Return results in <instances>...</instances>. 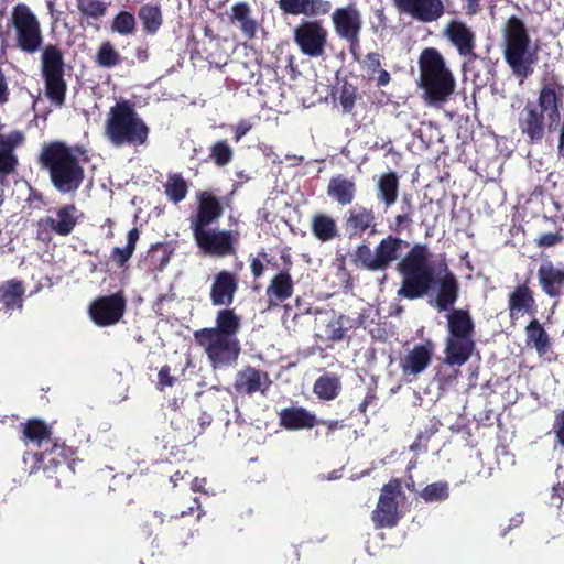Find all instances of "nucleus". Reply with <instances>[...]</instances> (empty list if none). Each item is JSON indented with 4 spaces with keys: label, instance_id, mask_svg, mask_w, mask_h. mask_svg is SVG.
Wrapping results in <instances>:
<instances>
[{
    "label": "nucleus",
    "instance_id": "c756f323",
    "mask_svg": "<svg viewBox=\"0 0 564 564\" xmlns=\"http://www.w3.org/2000/svg\"><path fill=\"white\" fill-rule=\"evenodd\" d=\"M474 343L470 338L448 337L446 344V359L448 365L465 364L473 350Z\"/></svg>",
    "mask_w": 564,
    "mask_h": 564
},
{
    "label": "nucleus",
    "instance_id": "e2e57ef3",
    "mask_svg": "<svg viewBox=\"0 0 564 564\" xmlns=\"http://www.w3.org/2000/svg\"><path fill=\"white\" fill-rule=\"evenodd\" d=\"M263 270H264V267H263L262 262L259 259L254 258L251 261V271H252L253 275L256 278H259L260 275H262Z\"/></svg>",
    "mask_w": 564,
    "mask_h": 564
},
{
    "label": "nucleus",
    "instance_id": "bb28decb",
    "mask_svg": "<svg viewBox=\"0 0 564 564\" xmlns=\"http://www.w3.org/2000/svg\"><path fill=\"white\" fill-rule=\"evenodd\" d=\"M293 294V281L288 271H281L267 288V296L270 305L288 300Z\"/></svg>",
    "mask_w": 564,
    "mask_h": 564
},
{
    "label": "nucleus",
    "instance_id": "680f3d73",
    "mask_svg": "<svg viewBox=\"0 0 564 564\" xmlns=\"http://www.w3.org/2000/svg\"><path fill=\"white\" fill-rule=\"evenodd\" d=\"M207 480L206 478H194L192 484H191V488L193 491H198V492H206L204 487L206 485Z\"/></svg>",
    "mask_w": 564,
    "mask_h": 564
},
{
    "label": "nucleus",
    "instance_id": "f704fd0d",
    "mask_svg": "<svg viewBox=\"0 0 564 564\" xmlns=\"http://www.w3.org/2000/svg\"><path fill=\"white\" fill-rule=\"evenodd\" d=\"M449 337L470 338L473 322L467 312L457 310L448 314Z\"/></svg>",
    "mask_w": 564,
    "mask_h": 564
},
{
    "label": "nucleus",
    "instance_id": "72a5a7b5",
    "mask_svg": "<svg viewBox=\"0 0 564 564\" xmlns=\"http://www.w3.org/2000/svg\"><path fill=\"white\" fill-rule=\"evenodd\" d=\"M312 231L321 241H329L338 235V228L335 219L325 214H317L313 216Z\"/></svg>",
    "mask_w": 564,
    "mask_h": 564
},
{
    "label": "nucleus",
    "instance_id": "c03bdc74",
    "mask_svg": "<svg viewBox=\"0 0 564 564\" xmlns=\"http://www.w3.org/2000/svg\"><path fill=\"white\" fill-rule=\"evenodd\" d=\"M165 194L174 203L183 200L187 194V184L184 178L177 174L169 176L165 183Z\"/></svg>",
    "mask_w": 564,
    "mask_h": 564
},
{
    "label": "nucleus",
    "instance_id": "49530a36",
    "mask_svg": "<svg viewBox=\"0 0 564 564\" xmlns=\"http://www.w3.org/2000/svg\"><path fill=\"white\" fill-rule=\"evenodd\" d=\"M79 12L91 19H100L107 13V3L101 0H77Z\"/></svg>",
    "mask_w": 564,
    "mask_h": 564
},
{
    "label": "nucleus",
    "instance_id": "58836bf2",
    "mask_svg": "<svg viewBox=\"0 0 564 564\" xmlns=\"http://www.w3.org/2000/svg\"><path fill=\"white\" fill-rule=\"evenodd\" d=\"M528 344L532 345L540 355L546 352L549 348V337L538 321H532L527 326Z\"/></svg>",
    "mask_w": 564,
    "mask_h": 564
},
{
    "label": "nucleus",
    "instance_id": "393cba45",
    "mask_svg": "<svg viewBox=\"0 0 564 564\" xmlns=\"http://www.w3.org/2000/svg\"><path fill=\"white\" fill-rule=\"evenodd\" d=\"M230 21L237 25L247 39H253L258 31V22L252 18L250 7L245 2L236 3L230 9Z\"/></svg>",
    "mask_w": 564,
    "mask_h": 564
},
{
    "label": "nucleus",
    "instance_id": "412c9836",
    "mask_svg": "<svg viewBox=\"0 0 564 564\" xmlns=\"http://www.w3.org/2000/svg\"><path fill=\"white\" fill-rule=\"evenodd\" d=\"M436 282L438 283V292L435 305L440 311L449 308L456 301L458 294V285L455 276L448 271L447 265L441 264L436 272Z\"/></svg>",
    "mask_w": 564,
    "mask_h": 564
},
{
    "label": "nucleus",
    "instance_id": "7c9ffc66",
    "mask_svg": "<svg viewBox=\"0 0 564 564\" xmlns=\"http://www.w3.org/2000/svg\"><path fill=\"white\" fill-rule=\"evenodd\" d=\"M78 215L74 205H66L56 210L55 216L48 217L51 229L58 235H68L76 225Z\"/></svg>",
    "mask_w": 564,
    "mask_h": 564
},
{
    "label": "nucleus",
    "instance_id": "c9c22d12",
    "mask_svg": "<svg viewBox=\"0 0 564 564\" xmlns=\"http://www.w3.org/2000/svg\"><path fill=\"white\" fill-rule=\"evenodd\" d=\"M378 189L380 198L390 206L395 203L398 197V177L395 173H386L378 178Z\"/></svg>",
    "mask_w": 564,
    "mask_h": 564
},
{
    "label": "nucleus",
    "instance_id": "864d4df0",
    "mask_svg": "<svg viewBox=\"0 0 564 564\" xmlns=\"http://www.w3.org/2000/svg\"><path fill=\"white\" fill-rule=\"evenodd\" d=\"M345 335L344 317L330 319L324 329V336L326 339L337 341L343 339Z\"/></svg>",
    "mask_w": 564,
    "mask_h": 564
},
{
    "label": "nucleus",
    "instance_id": "2f4dec72",
    "mask_svg": "<svg viewBox=\"0 0 564 564\" xmlns=\"http://www.w3.org/2000/svg\"><path fill=\"white\" fill-rule=\"evenodd\" d=\"M403 245L406 243L391 236L381 240L376 248L380 270L387 268L392 261L399 258Z\"/></svg>",
    "mask_w": 564,
    "mask_h": 564
},
{
    "label": "nucleus",
    "instance_id": "ea45409f",
    "mask_svg": "<svg viewBox=\"0 0 564 564\" xmlns=\"http://www.w3.org/2000/svg\"><path fill=\"white\" fill-rule=\"evenodd\" d=\"M533 303V299L529 290L524 286H519L510 295L509 307L511 317H514L518 313H523L530 310Z\"/></svg>",
    "mask_w": 564,
    "mask_h": 564
},
{
    "label": "nucleus",
    "instance_id": "9d476101",
    "mask_svg": "<svg viewBox=\"0 0 564 564\" xmlns=\"http://www.w3.org/2000/svg\"><path fill=\"white\" fill-rule=\"evenodd\" d=\"M293 39L303 55L318 58L326 53L328 31L319 21H302L294 29Z\"/></svg>",
    "mask_w": 564,
    "mask_h": 564
},
{
    "label": "nucleus",
    "instance_id": "39448f33",
    "mask_svg": "<svg viewBox=\"0 0 564 564\" xmlns=\"http://www.w3.org/2000/svg\"><path fill=\"white\" fill-rule=\"evenodd\" d=\"M148 132V127L128 102H118L110 108L106 120V135L112 144H143Z\"/></svg>",
    "mask_w": 564,
    "mask_h": 564
},
{
    "label": "nucleus",
    "instance_id": "b1692460",
    "mask_svg": "<svg viewBox=\"0 0 564 564\" xmlns=\"http://www.w3.org/2000/svg\"><path fill=\"white\" fill-rule=\"evenodd\" d=\"M543 290L551 296H557L564 292V264L554 265L551 262L543 263L538 272Z\"/></svg>",
    "mask_w": 564,
    "mask_h": 564
},
{
    "label": "nucleus",
    "instance_id": "a878e982",
    "mask_svg": "<svg viewBox=\"0 0 564 564\" xmlns=\"http://www.w3.org/2000/svg\"><path fill=\"white\" fill-rule=\"evenodd\" d=\"M280 420L282 426L293 431L311 429L317 423L315 415L303 408L283 410Z\"/></svg>",
    "mask_w": 564,
    "mask_h": 564
},
{
    "label": "nucleus",
    "instance_id": "f8f14e48",
    "mask_svg": "<svg viewBox=\"0 0 564 564\" xmlns=\"http://www.w3.org/2000/svg\"><path fill=\"white\" fill-rule=\"evenodd\" d=\"M336 35L350 43L358 44L360 32L362 30V14L355 3L338 7L332 12L330 17Z\"/></svg>",
    "mask_w": 564,
    "mask_h": 564
},
{
    "label": "nucleus",
    "instance_id": "37998d69",
    "mask_svg": "<svg viewBox=\"0 0 564 564\" xmlns=\"http://www.w3.org/2000/svg\"><path fill=\"white\" fill-rule=\"evenodd\" d=\"M50 427L40 420H30L24 425V435L29 441L36 442L42 446L43 442L50 441Z\"/></svg>",
    "mask_w": 564,
    "mask_h": 564
},
{
    "label": "nucleus",
    "instance_id": "a211bd4d",
    "mask_svg": "<svg viewBox=\"0 0 564 564\" xmlns=\"http://www.w3.org/2000/svg\"><path fill=\"white\" fill-rule=\"evenodd\" d=\"M270 386L271 380L268 373L252 367L240 370L235 380L236 391L245 394H253L256 392L264 394Z\"/></svg>",
    "mask_w": 564,
    "mask_h": 564
},
{
    "label": "nucleus",
    "instance_id": "9b49d317",
    "mask_svg": "<svg viewBox=\"0 0 564 564\" xmlns=\"http://www.w3.org/2000/svg\"><path fill=\"white\" fill-rule=\"evenodd\" d=\"M192 231L197 247L205 254L226 257L235 253L238 232L208 227Z\"/></svg>",
    "mask_w": 564,
    "mask_h": 564
},
{
    "label": "nucleus",
    "instance_id": "4be33fe9",
    "mask_svg": "<svg viewBox=\"0 0 564 564\" xmlns=\"http://www.w3.org/2000/svg\"><path fill=\"white\" fill-rule=\"evenodd\" d=\"M237 291V280L228 271L215 275L210 286V300L214 305H230Z\"/></svg>",
    "mask_w": 564,
    "mask_h": 564
},
{
    "label": "nucleus",
    "instance_id": "4468645a",
    "mask_svg": "<svg viewBox=\"0 0 564 564\" xmlns=\"http://www.w3.org/2000/svg\"><path fill=\"white\" fill-rule=\"evenodd\" d=\"M401 495L399 480H391L381 490L379 501L372 514L377 528H392L399 520L397 498Z\"/></svg>",
    "mask_w": 564,
    "mask_h": 564
},
{
    "label": "nucleus",
    "instance_id": "dca6fc26",
    "mask_svg": "<svg viewBox=\"0 0 564 564\" xmlns=\"http://www.w3.org/2000/svg\"><path fill=\"white\" fill-rule=\"evenodd\" d=\"M435 346L426 340L408 349L400 357V368L404 376H417L422 373L431 364Z\"/></svg>",
    "mask_w": 564,
    "mask_h": 564
},
{
    "label": "nucleus",
    "instance_id": "3c124183",
    "mask_svg": "<svg viewBox=\"0 0 564 564\" xmlns=\"http://www.w3.org/2000/svg\"><path fill=\"white\" fill-rule=\"evenodd\" d=\"M120 56L110 42L100 45L97 52V62L104 67H111L118 64Z\"/></svg>",
    "mask_w": 564,
    "mask_h": 564
},
{
    "label": "nucleus",
    "instance_id": "f3484780",
    "mask_svg": "<svg viewBox=\"0 0 564 564\" xmlns=\"http://www.w3.org/2000/svg\"><path fill=\"white\" fill-rule=\"evenodd\" d=\"M197 200V213L191 219L192 230L208 227L210 224L216 223L223 214L220 202L210 192L205 191L199 193Z\"/></svg>",
    "mask_w": 564,
    "mask_h": 564
},
{
    "label": "nucleus",
    "instance_id": "5701e85b",
    "mask_svg": "<svg viewBox=\"0 0 564 564\" xmlns=\"http://www.w3.org/2000/svg\"><path fill=\"white\" fill-rule=\"evenodd\" d=\"M24 137L19 131H12L8 134L0 133V174L7 175L13 172L17 165V156L13 150L20 145Z\"/></svg>",
    "mask_w": 564,
    "mask_h": 564
},
{
    "label": "nucleus",
    "instance_id": "6ab92c4d",
    "mask_svg": "<svg viewBox=\"0 0 564 564\" xmlns=\"http://www.w3.org/2000/svg\"><path fill=\"white\" fill-rule=\"evenodd\" d=\"M444 36L456 47L463 56L473 54L475 48V34L463 21L452 20L443 30Z\"/></svg>",
    "mask_w": 564,
    "mask_h": 564
},
{
    "label": "nucleus",
    "instance_id": "473e14b6",
    "mask_svg": "<svg viewBox=\"0 0 564 564\" xmlns=\"http://www.w3.org/2000/svg\"><path fill=\"white\" fill-rule=\"evenodd\" d=\"M72 449L63 445L54 444L48 453L41 455V460L47 459L54 467L59 468L61 474H69L74 471L73 463L69 462Z\"/></svg>",
    "mask_w": 564,
    "mask_h": 564
},
{
    "label": "nucleus",
    "instance_id": "f257e3e1",
    "mask_svg": "<svg viewBox=\"0 0 564 564\" xmlns=\"http://www.w3.org/2000/svg\"><path fill=\"white\" fill-rule=\"evenodd\" d=\"M240 317L232 310H220L216 325L194 332L196 344L205 351L214 369L228 367L239 358L241 347L237 338Z\"/></svg>",
    "mask_w": 564,
    "mask_h": 564
},
{
    "label": "nucleus",
    "instance_id": "f03ea898",
    "mask_svg": "<svg viewBox=\"0 0 564 564\" xmlns=\"http://www.w3.org/2000/svg\"><path fill=\"white\" fill-rule=\"evenodd\" d=\"M563 87L556 83L545 84L539 95L538 106L528 102L519 115V128L530 142H539L544 137L545 126L557 128L563 105Z\"/></svg>",
    "mask_w": 564,
    "mask_h": 564
},
{
    "label": "nucleus",
    "instance_id": "8fccbe9b",
    "mask_svg": "<svg viewBox=\"0 0 564 564\" xmlns=\"http://www.w3.org/2000/svg\"><path fill=\"white\" fill-rule=\"evenodd\" d=\"M337 99L343 111L349 113L352 111L358 99V90L355 86L346 83L341 86Z\"/></svg>",
    "mask_w": 564,
    "mask_h": 564
},
{
    "label": "nucleus",
    "instance_id": "a19ab883",
    "mask_svg": "<svg viewBox=\"0 0 564 564\" xmlns=\"http://www.w3.org/2000/svg\"><path fill=\"white\" fill-rule=\"evenodd\" d=\"M139 17L143 23L144 30L150 34L155 33L162 24L161 11L156 6L145 4L141 7Z\"/></svg>",
    "mask_w": 564,
    "mask_h": 564
},
{
    "label": "nucleus",
    "instance_id": "052dcab7",
    "mask_svg": "<svg viewBox=\"0 0 564 564\" xmlns=\"http://www.w3.org/2000/svg\"><path fill=\"white\" fill-rule=\"evenodd\" d=\"M410 223H411V218L409 215H406V214L398 215L395 217L393 230L397 232H401L403 229H405L410 225Z\"/></svg>",
    "mask_w": 564,
    "mask_h": 564
},
{
    "label": "nucleus",
    "instance_id": "4c0bfd02",
    "mask_svg": "<svg viewBox=\"0 0 564 564\" xmlns=\"http://www.w3.org/2000/svg\"><path fill=\"white\" fill-rule=\"evenodd\" d=\"M24 289L20 282L10 281L1 289L0 301L7 308H20Z\"/></svg>",
    "mask_w": 564,
    "mask_h": 564
},
{
    "label": "nucleus",
    "instance_id": "0e129e2a",
    "mask_svg": "<svg viewBox=\"0 0 564 564\" xmlns=\"http://www.w3.org/2000/svg\"><path fill=\"white\" fill-rule=\"evenodd\" d=\"M8 99L7 84L4 80V76L0 72V104L6 102Z\"/></svg>",
    "mask_w": 564,
    "mask_h": 564
},
{
    "label": "nucleus",
    "instance_id": "cd10ccee",
    "mask_svg": "<svg viewBox=\"0 0 564 564\" xmlns=\"http://www.w3.org/2000/svg\"><path fill=\"white\" fill-rule=\"evenodd\" d=\"M375 226L373 213L365 207L355 206L346 214V230L350 235H361Z\"/></svg>",
    "mask_w": 564,
    "mask_h": 564
},
{
    "label": "nucleus",
    "instance_id": "6e6552de",
    "mask_svg": "<svg viewBox=\"0 0 564 564\" xmlns=\"http://www.w3.org/2000/svg\"><path fill=\"white\" fill-rule=\"evenodd\" d=\"M12 24L17 33V45L24 52H35L42 43L40 23L34 13L24 3L12 11Z\"/></svg>",
    "mask_w": 564,
    "mask_h": 564
},
{
    "label": "nucleus",
    "instance_id": "20e7f679",
    "mask_svg": "<svg viewBox=\"0 0 564 564\" xmlns=\"http://www.w3.org/2000/svg\"><path fill=\"white\" fill-rule=\"evenodd\" d=\"M45 167L50 170L54 186L63 193L76 189L83 181V169L72 150L63 143H52L41 154Z\"/></svg>",
    "mask_w": 564,
    "mask_h": 564
},
{
    "label": "nucleus",
    "instance_id": "774afa93",
    "mask_svg": "<svg viewBox=\"0 0 564 564\" xmlns=\"http://www.w3.org/2000/svg\"><path fill=\"white\" fill-rule=\"evenodd\" d=\"M558 153L564 159V124H563V128H562L561 134H560Z\"/></svg>",
    "mask_w": 564,
    "mask_h": 564
},
{
    "label": "nucleus",
    "instance_id": "bf43d9fd",
    "mask_svg": "<svg viewBox=\"0 0 564 564\" xmlns=\"http://www.w3.org/2000/svg\"><path fill=\"white\" fill-rule=\"evenodd\" d=\"M554 431L558 442L564 446V412L556 417Z\"/></svg>",
    "mask_w": 564,
    "mask_h": 564
},
{
    "label": "nucleus",
    "instance_id": "c85d7f7f",
    "mask_svg": "<svg viewBox=\"0 0 564 564\" xmlns=\"http://www.w3.org/2000/svg\"><path fill=\"white\" fill-rule=\"evenodd\" d=\"M356 185L350 178L343 175L334 176L329 180L327 194L340 205H348L355 197Z\"/></svg>",
    "mask_w": 564,
    "mask_h": 564
},
{
    "label": "nucleus",
    "instance_id": "5fc2aeb1",
    "mask_svg": "<svg viewBox=\"0 0 564 564\" xmlns=\"http://www.w3.org/2000/svg\"><path fill=\"white\" fill-rule=\"evenodd\" d=\"M170 367L164 366L160 369L158 373V386L161 390L166 387H172L175 382V378L170 375Z\"/></svg>",
    "mask_w": 564,
    "mask_h": 564
},
{
    "label": "nucleus",
    "instance_id": "603ef678",
    "mask_svg": "<svg viewBox=\"0 0 564 564\" xmlns=\"http://www.w3.org/2000/svg\"><path fill=\"white\" fill-rule=\"evenodd\" d=\"M210 156L217 165H227L232 159V149L227 142L218 141L212 147Z\"/></svg>",
    "mask_w": 564,
    "mask_h": 564
},
{
    "label": "nucleus",
    "instance_id": "aec40b11",
    "mask_svg": "<svg viewBox=\"0 0 564 564\" xmlns=\"http://www.w3.org/2000/svg\"><path fill=\"white\" fill-rule=\"evenodd\" d=\"M279 8L290 15L322 17L332 10L328 0H279Z\"/></svg>",
    "mask_w": 564,
    "mask_h": 564
},
{
    "label": "nucleus",
    "instance_id": "0eeeda50",
    "mask_svg": "<svg viewBox=\"0 0 564 564\" xmlns=\"http://www.w3.org/2000/svg\"><path fill=\"white\" fill-rule=\"evenodd\" d=\"M427 249L415 246L399 263L403 275V284L399 294L408 299H416L426 293L433 280V270L427 263Z\"/></svg>",
    "mask_w": 564,
    "mask_h": 564
},
{
    "label": "nucleus",
    "instance_id": "79ce46f5",
    "mask_svg": "<svg viewBox=\"0 0 564 564\" xmlns=\"http://www.w3.org/2000/svg\"><path fill=\"white\" fill-rule=\"evenodd\" d=\"M138 239V229H131L127 236V246L124 248L116 247L111 252V260L119 265H123L133 254Z\"/></svg>",
    "mask_w": 564,
    "mask_h": 564
},
{
    "label": "nucleus",
    "instance_id": "4d7b16f0",
    "mask_svg": "<svg viewBox=\"0 0 564 564\" xmlns=\"http://www.w3.org/2000/svg\"><path fill=\"white\" fill-rule=\"evenodd\" d=\"M380 65H381V62H380L379 54H377V53H369L366 56L365 66H366V68L369 72H372V73L379 72L380 70Z\"/></svg>",
    "mask_w": 564,
    "mask_h": 564
},
{
    "label": "nucleus",
    "instance_id": "338daca9",
    "mask_svg": "<svg viewBox=\"0 0 564 564\" xmlns=\"http://www.w3.org/2000/svg\"><path fill=\"white\" fill-rule=\"evenodd\" d=\"M390 82V75L387 70L380 69L379 70V77H378V85L379 86H386Z\"/></svg>",
    "mask_w": 564,
    "mask_h": 564
},
{
    "label": "nucleus",
    "instance_id": "de8ad7c7",
    "mask_svg": "<svg viewBox=\"0 0 564 564\" xmlns=\"http://www.w3.org/2000/svg\"><path fill=\"white\" fill-rule=\"evenodd\" d=\"M135 24V18L132 13L121 11L115 17L111 29L121 35H128L133 33Z\"/></svg>",
    "mask_w": 564,
    "mask_h": 564
},
{
    "label": "nucleus",
    "instance_id": "1a4fd4ad",
    "mask_svg": "<svg viewBox=\"0 0 564 564\" xmlns=\"http://www.w3.org/2000/svg\"><path fill=\"white\" fill-rule=\"evenodd\" d=\"M63 67L64 63L59 50L54 46L46 47L42 54V70L47 97L57 106L63 105L66 91Z\"/></svg>",
    "mask_w": 564,
    "mask_h": 564
},
{
    "label": "nucleus",
    "instance_id": "13d9d810",
    "mask_svg": "<svg viewBox=\"0 0 564 564\" xmlns=\"http://www.w3.org/2000/svg\"><path fill=\"white\" fill-rule=\"evenodd\" d=\"M252 128V123L249 120H241L234 128L235 139L238 142L245 134H247Z\"/></svg>",
    "mask_w": 564,
    "mask_h": 564
},
{
    "label": "nucleus",
    "instance_id": "7ed1b4c3",
    "mask_svg": "<svg viewBox=\"0 0 564 564\" xmlns=\"http://www.w3.org/2000/svg\"><path fill=\"white\" fill-rule=\"evenodd\" d=\"M421 87L430 105H441L453 94L455 79L446 68L443 56L426 48L420 56Z\"/></svg>",
    "mask_w": 564,
    "mask_h": 564
},
{
    "label": "nucleus",
    "instance_id": "6e6d98bb",
    "mask_svg": "<svg viewBox=\"0 0 564 564\" xmlns=\"http://www.w3.org/2000/svg\"><path fill=\"white\" fill-rule=\"evenodd\" d=\"M562 236L557 232H547L543 234L538 239V245L540 247H552L556 243L561 242Z\"/></svg>",
    "mask_w": 564,
    "mask_h": 564
},
{
    "label": "nucleus",
    "instance_id": "a18cd8bd",
    "mask_svg": "<svg viewBox=\"0 0 564 564\" xmlns=\"http://www.w3.org/2000/svg\"><path fill=\"white\" fill-rule=\"evenodd\" d=\"M356 262L368 270L378 271L380 270L379 260L377 257V250H371L368 246L361 245L357 248L355 253Z\"/></svg>",
    "mask_w": 564,
    "mask_h": 564
},
{
    "label": "nucleus",
    "instance_id": "2eb2a0df",
    "mask_svg": "<svg viewBox=\"0 0 564 564\" xmlns=\"http://www.w3.org/2000/svg\"><path fill=\"white\" fill-rule=\"evenodd\" d=\"M126 302L121 294H112L97 299L89 307L93 321L99 326L118 323L124 313Z\"/></svg>",
    "mask_w": 564,
    "mask_h": 564
},
{
    "label": "nucleus",
    "instance_id": "09e8293b",
    "mask_svg": "<svg viewBox=\"0 0 564 564\" xmlns=\"http://www.w3.org/2000/svg\"><path fill=\"white\" fill-rule=\"evenodd\" d=\"M425 502L442 501L448 497V485L446 482H434L426 486L419 492Z\"/></svg>",
    "mask_w": 564,
    "mask_h": 564
},
{
    "label": "nucleus",
    "instance_id": "ddd939ff",
    "mask_svg": "<svg viewBox=\"0 0 564 564\" xmlns=\"http://www.w3.org/2000/svg\"><path fill=\"white\" fill-rule=\"evenodd\" d=\"M400 15L409 17L421 23H432L445 13V0H392Z\"/></svg>",
    "mask_w": 564,
    "mask_h": 564
},
{
    "label": "nucleus",
    "instance_id": "69168bd1",
    "mask_svg": "<svg viewBox=\"0 0 564 564\" xmlns=\"http://www.w3.org/2000/svg\"><path fill=\"white\" fill-rule=\"evenodd\" d=\"M466 3V10L468 14H475L479 8L480 0H464Z\"/></svg>",
    "mask_w": 564,
    "mask_h": 564
},
{
    "label": "nucleus",
    "instance_id": "e433bc0d",
    "mask_svg": "<svg viewBox=\"0 0 564 564\" xmlns=\"http://www.w3.org/2000/svg\"><path fill=\"white\" fill-rule=\"evenodd\" d=\"M340 391V381L336 376H322L314 384L315 394L324 400L335 399Z\"/></svg>",
    "mask_w": 564,
    "mask_h": 564
},
{
    "label": "nucleus",
    "instance_id": "423d86ee",
    "mask_svg": "<svg viewBox=\"0 0 564 564\" xmlns=\"http://www.w3.org/2000/svg\"><path fill=\"white\" fill-rule=\"evenodd\" d=\"M505 57L513 73L525 77L534 62L531 40L524 23L511 17L503 28Z\"/></svg>",
    "mask_w": 564,
    "mask_h": 564
}]
</instances>
